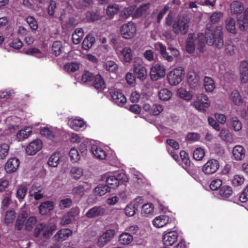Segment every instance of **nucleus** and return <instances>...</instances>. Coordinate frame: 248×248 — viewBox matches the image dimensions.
<instances>
[{
  "label": "nucleus",
  "instance_id": "26",
  "mask_svg": "<svg viewBox=\"0 0 248 248\" xmlns=\"http://www.w3.org/2000/svg\"><path fill=\"white\" fill-rule=\"evenodd\" d=\"M230 100L235 105L239 106L242 104V97L237 90H233L229 95Z\"/></svg>",
  "mask_w": 248,
  "mask_h": 248
},
{
  "label": "nucleus",
  "instance_id": "17",
  "mask_svg": "<svg viewBox=\"0 0 248 248\" xmlns=\"http://www.w3.org/2000/svg\"><path fill=\"white\" fill-rule=\"evenodd\" d=\"M150 5L149 3H147L140 6L134 13L133 17L138 18L142 16H146L147 15H148L149 14V9Z\"/></svg>",
  "mask_w": 248,
  "mask_h": 248
},
{
  "label": "nucleus",
  "instance_id": "46",
  "mask_svg": "<svg viewBox=\"0 0 248 248\" xmlns=\"http://www.w3.org/2000/svg\"><path fill=\"white\" fill-rule=\"evenodd\" d=\"M9 146L6 143L0 144V159H4L8 155Z\"/></svg>",
  "mask_w": 248,
  "mask_h": 248
},
{
  "label": "nucleus",
  "instance_id": "59",
  "mask_svg": "<svg viewBox=\"0 0 248 248\" xmlns=\"http://www.w3.org/2000/svg\"><path fill=\"white\" fill-rule=\"evenodd\" d=\"M137 210V209L136 208L135 204L134 205H128L125 208V214L127 216L131 217L135 215L136 210Z\"/></svg>",
  "mask_w": 248,
  "mask_h": 248
},
{
  "label": "nucleus",
  "instance_id": "29",
  "mask_svg": "<svg viewBox=\"0 0 248 248\" xmlns=\"http://www.w3.org/2000/svg\"><path fill=\"white\" fill-rule=\"evenodd\" d=\"M225 27L228 32L232 34L236 33L235 21L231 17H229L225 21Z\"/></svg>",
  "mask_w": 248,
  "mask_h": 248
},
{
  "label": "nucleus",
  "instance_id": "37",
  "mask_svg": "<svg viewBox=\"0 0 248 248\" xmlns=\"http://www.w3.org/2000/svg\"><path fill=\"white\" fill-rule=\"evenodd\" d=\"M168 217L165 216H158L153 220V224L156 227L160 228L164 226L167 222Z\"/></svg>",
  "mask_w": 248,
  "mask_h": 248
},
{
  "label": "nucleus",
  "instance_id": "50",
  "mask_svg": "<svg viewBox=\"0 0 248 248\" xmlns=\"http://www.w3.org/2000/svg\"><path fill=\"white\" fill-rule=\"evenodd\" d=\"M28 188L26 186H21L19 187L16 193V197L19 200H22L24 198L25 195L27 194Z\"/></svg>",
  "mask_w": 248,
  "mask_h": 248
},
{
  "label": "nucleus",
  "instance_id": "4",
  "mask_svg": "<svg viewBox=\"0 0 248 248\" xmlns=\"http://www.w3.org/2000/svg\"><path fill=\"white\" fill-rule=\"evenodd\" d=\"M156 49L160 51L162 56L167 60L168 62H171L173 60V57H178L180 55L179 50L170 46L168 47V50L170 51L171 55H169L168 53L166 51V47L162 44L160 43H156L155 45Z\"/></svg>",
  "mask_w": 248,
  "mask_h": 248
},
{
  "label": "nucleus",
  "instance_id": "12",
  "mask_svg": "<svg viewBox=\"0 0 248 248\" xmlns=\"http://www.w3.org/2000/svg\"><path fill=\"white\" fill-rule=\"evenodd\" d=\"M177 233L175 232H170L165 234L162 237V241L165 246L172 245L177 239Z\"/></svg>",
  "mask_w": 248,
  "mask_h": 248
},
{
  "label": "nucleus",
  "instance_id": "20",
  "mask_svg": "<svg viewBox=\"0 0 248 248\" xmlns=\"http://www.w3.org/2000/svg\"><path fill=\"white\" fill-rule=\"evenodd\" d=\"M54 204L52 202L46 201L42 202L39 207V213L43 215H46L53 209Z\"/></svg>",
  "mask_w": 248,
  "mask_h": 248
},
{
  "label": "nucleus",
  "instance_id": "25",
  "mask_svg": "<svg viewBox=\"0 0 248 248\" xmlns=\"http://www.w3.org/2000/svg\"><path fill=\"white\" fill-rule=\"evenodd\" d=\"M72 232L69 229H61L55 235L54 238L56 240H65L66 238L70 236Z\"/></svg>",
  "mask_w": 248,
  "mask_h": 248
},
{
  "label": "nucleus",
  "instance_id": "21",
  "mask_svg": "<svg viewBox=\"0 0 248 248\" xmlns=\"http://www.w3.org/2000/svg\"><path fill=\"white\" fill-rule=\"evenodd\" d=\"M111 95L113 102L118 106H122L126 103V99L122 93L114 92Z\"/></svg>",
  "mask_w": 248,
  "mask_h": 248
},
{
  "label": "nucleus",
  "instance_id": "47",
  "mask_svg": "<svg viewBox=\"0 0 248 248\" xmlns=\"http://www.w3.org/2000/svg\"><path fill=\"white\" fill-rule=\"evenodd\" d=\"M85 192V186L79 185L74 187L72 189V193L76 196H82Z\"/></svg>",
  "mask_w": 248,
  "mask_h": 248
},
{
  "label": "nucleus",
  "instance_id": "5",
  "mask_svg": "<svg viewBox=\"0 0 248 248\" xmlns=\"http://www.w3.org/2000/svg\"><path fill=\"white\" fill-rule=\"evenodd\" d=\"M120 32L124 38L130 39L136 32V26L133 22H129L121 27Z\"/></svg>",
  "mask_w": 248,
  "mask_h": 248
},
{
  "label": "nucleus",
  "instance_id": "39",
  "mask_svg": "<svg viewBox=\"0 0 248 248\" xmlns=\"http://www.w3.org/2000/svg\"><path fill=\"white\" fill-rule=\"evenodd\" d=\"M133 236L128 233H123L119 237V241L124 245L129 244L133 240Z\"/></svg>",
  "mask_w": 248,
  "mask_h": 248
},
{
  "label": "nucleus",
  "instance_id": "16",
  "mask_svg": "<svg viewBox=\"0 0 248 248\" xmlns=\"http://www.w3.org/2000/svg\"><path fill=\"white\" fill-rule=\"evenodd\" d=\"M19 161L16 158H12L9 159L5 165V170L8 173H11L15 171L18 168Z\"/></svg>",
  "mask_w": 248,
  "mask_h": 248
},
{
  "label": "nucleus",
  "instance_id": "30",
  "mask_svg": "<svg viewBox=\"0 0 248 248\" xmlns=\"http://www.w3.org/2000/svg\"><path fill=\"white\" fill-rule=\"evenodd\" d=\"M231 10L233 14H240L244 10V7L241 2L234 1L231 4Z\"/></svg>",
  "mask_w": 248,
  "mask_h": 248
},
{
  "label": "nucleus",
  "instance_id": "45",
  "mask_svg": "<svg viewBox=\"0 0 248 248\" xmlns=\"http://www.w3.org/2000/svg\"><path fill=\"white\" fill-rule=\"evenodd\" d=\"M84 122L81 119H74L70 124L71 128L75 130H78L80 128L82 127L84 125Z\"/></svg>",
  "mask_w": 248,
  "mask_h": 248
},
{
  "label": "nucleus",
  "instance_id": "62",
  "mask_svg": "<svg viewBox=\"0 0 248 248\" xmlns=\"http://www.w3.org/2000/svg\"><path fill=\"white\" fill-rule=\"evenodd\" d=\"M222 183V180L221 179H215L211 182L210 185V188L212 190H216L218 188H220Z\"/></svg>",
  "mask_w": 248,
  "mask_h": 248
},
{
  "label": "nucleus",
  "instance_id": "10",
  "mask_svg": "<svg viewBox=\"0 0 248 248\" xmlns=\"http://www.w3.org/2000/svg\"><path fill=\"white\" fill-rule=\"evenodd\" d=\"M106 212V209L101 206H96L91 208L86 213V217L89 218H96L103 216Z\"/></svg>",
  "mask_w": 248,
  "mask_h": 248
},
{
  "label": "nucleus",
  "instance_id": "22",
  "mask_svg": "<svg viewBox=\"0 0 248 248\" xmlns=\"http://www.w3.org/2000/svg\"><path fill=\"white\" fill-rule=\"evenodd\" d=\"M196 41L194 35L189 34L186 41V50L189 53H192L195 50Z\"/></svg>",
  "mask_w": 248,
  "mask_h": 248
},
{
  "label": "nucleus",
  "instance_id": "7",
  "mask_svg": "<svg viewBox=\"0 0 248 248\" xmlns=\"http://www.w3.org/2000/svg\"><path fill=\"white\" fill-rule=\"evenodd\" d=\"M115 231L113 229L106 231L98 239L97 245L102 248L110 242L114 236Z\"/></svg>",
  "mask_w": 248,
  "mask_h": 248
},
{
  "label": "nucleus",
  "instance_id": "64",
  "mask_svg": "<svg viewBox=\"0 0 248 248\" xmlns=\"http://www.w3.org/2000/svg\"><path fill=\"white\" fill-rule=\"evenodd\" d=\"M163 110L162 106L161 105L154 104L151 109V113L153 115H158Z\"/></svg>",
  "mask_w": 248,
  "mask_h": 248
},
{
  "label": "nucleus",
  "instance_id": "60",
  "mask_svg": "<svg viewBox=\"0 0 248 248\" xmlns=\"http://www.w3.org/2000/svg\"><path fill=\"white\" fill-rule=\"evenodd\" d=\"M106 68L110 72H114L117 70L118 66L114 62L109 61L106 62Z\"/></svg>",
  "mask_w": 248,
  "mask_h": 248
},
{
  "label": "nucleus",
  "instance_id": "24",
  "mask_svg": "<svg viewBox=\"0 0 248 248\" xmlns=\"http://www.w3.org/2000/svg\"><path fill=\"white\" fill-rule=\"evenodd\" d=\"M134 71L138 78L143 80L147 76V71L144 66L141 64H136L134 66Z\"/></svg>",
  "mask_w": 248,
  "mask_h": 248
},
{
  "label": "nucleus",
  "instance_id": "48",
  "mask_svg": "<svg viewBox=\"0 0 248 248\" xmlns=\"http://www.w3.org/2000/svg\"><path fill=\"white\" fill-rule=\"evenodd\" d=\"M196 43H197V49L201 52H203L204 51V47H205V42L202 35L198 37L196 41Z\"/></svg>",
  "mask_w": 248,
  "mask_h": 248
},
{
  "label": "nucleus",
  "instance_id": "3",
  "mask_svg": "<svg viewBox=\"0 0 248 248\" xmlns=\"http://www.w3.org/2000/svg\"><path fill=\"white\" fill-rule=\"evenodd\" d=\"M184 76V68L182 67H178L168 74L167 79L171 85L176 86L182 81Z\"/></svg>",
  "mask_w": 248,
  "mask_h": 248
},
{
  "label": "nucleus",
  "instance_id": "23",
  "mask_svg": "<svg viewBox=\"0 0 248 248\" xmlns=\"http://www.w3.org/2000/svg\"><path fill=\"white\" fill-rule=\"evenodd\" d=\"M93 87L98 91H101L106 88V85L103 78L100 74L95 76L93 78Z\"/></svg>",
  "mask_w": 248,
  "mask_h": 248
},
{
  "label": "nucleus",
  "instance_id": "32",
  "mask_svg": "<svg viewBox=\"0 0 248 248\" xmlns=\"http://www.w3.org/2000/svg\"><path fill=\"white\" fill-rule=\"evenodd\" d=\"M95 42V38L91 34H88L82 42V47L85 50H88Z\"/></svg>",
  "mask_w": 248,
  "mask_h": 248
},
{
  "label": "nucleus",
  "instance_id": "6",
  "mask_svg": "<svg viewBox=\"0 0 248 248\" xmlns=\"http://www.w3.org/2000/svg\"><path fill=\"white\" fill-rule=\"evenodd\" d=\"M219 167V163L217 160L210 159L202 167V170L206 175L215 173Z\"/></svg>",
  "mask_w": 248,
  "mask_h": 248
},
{
  "label": "nucleus",
  "instance_id": "11",
  "mask_svg": "<svg viewBox=\"0 0 248 248\" xmlns=\"http://www.w3.org/2000/svg\"><path fill=\"white\" fill-rule=\"evenodd\" d=\"M187 81L191 88L194 89L200 85V76L195 71H189L188 72Z\"/></svg>",
  "mask_w": 248,
  "mask_h": 248
},
{
  "label": "nucleus",
  "instance_id": "15",
  "mask_svg": "<svg viewBox=\"0 0 248 248\" xmlns=\"http://www.w3.org/2000/svg\"><path fill=\"white\" fill-rule=\"evenodd\" d=\"M232 154L237 161L243 160L246 156V150L241 145L235 146L232 150Z\"/></svg>",
  "mask_w": 248,
  "mask_h": 248
},
{
  "label": "nucleus",
  "instance_id": "52",
  "mask_svg": "<svg viewBox=\"0 0 248 248\" xmlns=\"http://www.w3.org/2000/svg\"><path fill=\"white\" fill-rule=\"evenodd\" d=\"M69 155L71 161L73 162H76L79 159V154L77 149L74 148H72L69 153Z\"/></svg>",
  "mask_w": 248,
  "mask_h": 248
},
{
  "label": "nucleus",
  "instance_id": "40",
  "mask_svg": "<svg viewBox=\"0 0 248 248\" xmlns=\"http://www.w3.org/2000/svg\"><path fill=\"white\" fill-rule=\"evenodd\" d=\"M119 11V5L117 4L109 5L107 8V15L111 17L116 14Z\"/></svg>",
  "mask_w": 248,
  "mask_h": 248
},
{
  "label": "nucleus",
  "instance_id": "8",
  "mask_svg": "<svg viewBox=\"0 0 248 248\" xmlns=\"http://www.w3.org/2000/svg\"><path fill=\"white\" fill-rule=\"evenodd\" d=\"M165 75V69L159 64H156L151 69L150 77L153 80L156 81L164 77Z\"/></svg>",
  "mask_w": 248,
  "mask_h": 248
},
{
  "label": "nucleus",
  "instance_id": "42",
  "mask_svg": "<svg viewBox=\"0 0 248 248\" xmlns=\"http://www.w3.org/2000/svg\"><path fill=\"white\" fill-rule=\"evenodd\" d=\"M71 176L75 179H78L83 175V170L78 167H73L70 171Z\"/></svg>",
  "mask_w": 248,
  "mask_h": 248
},
{
  "label": "nucleus",
  "instance_id": "55",
  "mask_svg": "<svg viewBox=\"0 0 248 248\" xmlns=\"http://www.w3.org/2000/svg\"><path fill=\"white\" fill-rule=\"evenodd\" d=\"M46 228V224L41 223L37 224L34 230L33 234L35 237H38L40 233Z\"/></svg>",
  "mask_w": 248,
  "mask_h": 248
},
{
  "label": "nucleus",
  "instance_id": "58",
  "mask_svg": "<svg viewBox=\"0 0 248 248\" xmlns=\"http://www.w3.org/2000/svg\"><path fill=\"white\" fill-rule=\"evenodd\" d=\"M154 210V205L152 203H146L142 205L141 214H149Z\"/></svg>",
  "mask_w": 248,
  "mask_h": 248
},
{
  "label": "nucleus",
  "instance_id": "27",
  "mask_svg": "<svg viewBox=\"0 0 248 248\" xmlns=\"http://www.w3.org/2000/svg\"><path fill=\"white\" fill-rule=\"evenodd\" d=\"M232 193V190L229 186H224L221 187L218 191V195L221 199H226L230 197Z\"/></svg>",
  "mask_w": 248,
  "mask_h": 248
},
{
  "label": "nucleus",
  "instance_id": "53",
  "mask_svg": "<svg viewBox=\"0 0 248 248\" xmlns=\"http://www.w3.org/2000/svg\"><path fill=\"white\" fill-rule=\"evenodd\" d=\"M94 77L92 73L86 71L82 74L81 80L83 82L86 83L93 80Z\"/></svg>",
  "mask_w": 248,
  "mask_h": 248
},
{
  "label": "nucleus",
  "instance_id": "13",
  "mask_svg": "<svg viewBox=\"0 0 248 248\" xmlns=\"http://www.w3.org/2000/svg\"><path fill=\"white\" fill-rule=\"evenodd\" d=\"M28 216V213L25 211H21L17 217L15 224V229L17 231H21L24 226H25V220Z\"/></svg>",
  "mask_w": 248,
  "mask_h": 248
},
{
  "label": "nucleus",
  "instance_id": "63",
  "mask_svg": "<svg viewBox=\"0 0 248 248\" xmlns=\"http://www.w3.org/2000/svg\"><path fill=\"white\" fill-rule=\"evenodd\" d=\"M72 201L69 198L62 200L59 202V206L61 208H68L72 205Z\"/></svg>",
  "mask_w": 248,
  "mask_h": 248
},
{
  "label": "nucleus",
  "instance_id": "56",
  "mask_svg": "<svg viewBox=\"0 0 248 248\" xmlns=\"http://www.w3.org/2000/svg\"><path fill=\"white\" fill-rule=\"evenodd\" d=\"M15 218V212L12 209L6 212L5 218V222L8 224L12 222V220Z\"/></svg>",
  "mask_w": 248,
  "mask_h": 248
},
{
  "label": "nucleus",
  "instance_id": "49",
  "mask_svg": "<svg viewBox=\"0 0 248 248\" xmlns=\"http://www.w3.org/2000/svg\"><path fill=\"white\" fill-rule=\"evenodd\" d=\"M62 44L61 42L55 41L52 45V50L53 53L56 56L59 55L62 52Z\"/></svg>",
  "mask_w": 248,
  "mask_h": 248
},
{
  "label": "nucleus",
  "instance_id": "51",
  "mask_svg": "<svg viewBox=\"0 0 248 248\" xmlns=\"http://www.w3.org/2000/svg\"><path fill=\"white\" fill-rule=\"evenodd\" d=\"M79 64L74 62L68 63L64 66V68L67 71L72 72L77 71L79 69Z\"/></svg>",
  "mask_w": 248,
  "mask_h": 248
},
{
  "label": "nucleus",
  "instance_id": "57",
  "mask_svg": "<svg viewBox=\"0 0 248 248\" xmlns=\"http://www.w3.org/2000/svg\"><path fill=\"white\" fill-rule=\"evenodd\" d=\"M244 178L239 175H235L232 181L233 186H237L243 184L244 182Z\"/></svg>",
  "mask_w": 248,
  "mask_h": 248
},
{
  "label": "nucleus",
  "instance_id": "18",
  "mask_svg": "<svg viewBox=\"0 0 248 248\" xmlns=\"http://www.w3.org/2000/svg\"><path fill=\"white\" fill-rule=\"evenodd\" d=\"M88 22H95L102 19V15L100 10L88 11L85 13Z\"/></svg>",
  "mask_w": 248,
  "mask_h": 248
},
{
  "label": "nucleus",
  "instance_id": "33",
  "mask_svg": "<svg viewBox=\"0 0 248 248\" xmlns=\"http://www.w3.org/2000/svg\"><path fill=\"white\" fill-rule=\"evenodd\" d=\"M204 86L207 92H212L215 89V86L213 79L209 77L205 76L204 78Z\"/></svg>",
  "mask_w": 248,
  "mask_h": 248
},
{
  "label": "nucleus",
  "instance_id": "28",
  "mask_svg": "<svg viewBox=\"0 0 248 248\" xmlns=\"http://www.w3.org/2000/svg\"><path fill=\"white\" fill-rule=\"evenodd\" d=\"M32 132V129L30 127L19 130L16 134V138L18 141L23 140L28 138Z\"/></svg>",
  "mask_w": 248,
  "mask_h": 248
},
{
  "label": "nucleus",
  "instance_id": "14",
  "mask_svg": "<svg viewBox=\"0 0 248 248\" xmlns=\"http://www.w3.org/2000/svg\"><path fill=\"white\" fill-rule=\"evenodd\" d=\"M239 72L241 82L246 83L248 81V62L246 61L241 62Z\"/></svg>",
  "mask_w": 248,
  "mask_h": 248
},
{
  "label": "nucleus",
  "instance_id": "34",
  "mask_svg": "<svg viewBox=\"0 0 248 248\" xmlns=\"http://www.w3.org/2000/svg\"><path fill=\"white\" fill-rule=\"evenodd\" d=\"M60 155L59 153H53L48 159L47 164L52 167L58 166L60 161Z\"/></svg>",
  "mask_w": 248,
  "mask_h": 248
},
{
  "label": "nucleus",
  "instance_id": "35",
  "mask_svg": "<svg viewBox=\"0 0 248 248\" xmlns=\"http://www.w3.org/2000/svg\"><path fill=\"white\" fill-rule=\"evenodd\" d=\"M92 152L93 154L96 158L99 159H104L106 157V153L101 148L97 147L96 146L92 147Z\"/></svg>",
  "mask_w": 248,
  "mask_h": 248
},
{
  "label": "nucleus",
  "instance_id": "2",
  "mask_svg": "<svg viewBox=\"0 0 248 248\" xmlns=\"http://www.w3.org/2000/svg\"><path fill=\"white\" fill-rule=\"evenodd\" d=\"M189 21L185 17L175 19L172 26V31L176 34H186L188 31Z\"/></svg>",
  "mask_w": 248,
  "mask_h": 248
},
{
  "label": "nucleus",
  "instance_id": "61",
  "mask_svg": "<svg viewBox=\"0 0 248 248\" xmlns=\"http://www.w3.org/2000/svg\"><path fill=\"white\" fill-rule=\"evenodd\" d=\"M27 22L32 30L35 31L38 29L37 21L33 16L27 17Z\"/></svg>",
  "mask_w": 248,
  "mask_h": 248
},
{
  "label": "nucleus",
  "instance_id": "41",
  "mask_svg": "<svg viewBox=\"0 0 248 248\" xmlns=\"http://www.w3.org/2000/svg\"><path fill=\"white\" fill-rule=\"evenodd\" d=\"M121 53L123 56L124 60L125 62H130L132 59L131 50L129 47H124L121 51Z\"/></svg>",
  "mask_w": 248,
  "mask_h": 248
},
{
  "label": "nucleus",
  "instance_id": "36",
  "mask_svg": "<svg viewBox=\"0 0 248 248\" xmlns=\"http://www.w3.org/2000/svg\"><path fill=\"white\" fill-rule=\"evenodd\" d=\"M158 96L161 100L168 101L171 97L172 93L168 89L164 88L159 92Z\"/></svg>",
  "mask_w": 248,
  "mask_h": 248
},
{
  "label": "nucleus",
  "instance_id": "43",
  "mask_svg": "<svg viewBox=\"0 0 248 248\" xmlns=\"http://www.w3.org/2000/svg\"><path fill=\"white\" fill-rule=\"evenodd\" d=\"M194 106L199 111L204 112L206 111V108L209 106V104L208 102L196 101L194 103Z\"/></svg>",
  "mask_w": 248,
  "mask_h": 248
},
{
  "label": "nucleus",
  "instance_id": "44",
  "mask_svg": "<svg viewBox=\"0 0 248 248\" xmlns=\"http://www.w3.org/2000/svg\"><path fill=\"white\" fill-rule=\"evenodd\" d=\"M205 152L204 150L201 148L196 149L193 152V158L196 160H201L204 157Z\"/></svg>",
  "mask_w": 248,
  "mask_h": 248
},
{
  "label": "nucleus",
  "instance_id": "54",
  "mask_svg": "<svg viewBox=\"0 0 248 248\" xmlns=\"http://www.w3.org/2000/svg\"><path fill=\"white\" fill-rule=\"evenodd\" d=\"M36 217L34 216L30 217L25 223V229L27 231H30L32 228V226L36 222Z\"/></svg>",
  "mask_w": 248,
  "mask_h": 248
},
{
  "label": "nucleus",
  "instance_id": "1",
  "mask_svg": "<svg viewBox=\"0 0 248 248\" xmlns=\"http://www.w3.org/2000/svg\"><path fill=\"white\" fill-rule=\"evenodd\" d=\"M206 43L209 46H215L218 49L224 46L223 32L221 26H215L208 23L205 31Z\"/></svg>",
  "mask_w": 248,
  "mask_h": 248
},
{
  "label": "nucleus",
  "instance_id": "38",
  "mask_svg": "<svg viewBox=\"0 0 248 248\" xmlns=\"http://www.w3.org/2000/svg\"><path fill=\"white\" fill-rule=\"evenodd\" d=\"M228 122H230V124L232 125L235 131H239L241 129L242 124L238 117H232Z\"/></svg>",
  "mask_w": 248,
  "mask_h": 248
},
{
  "label": "nucleus",
  "instance_id": "31",
  "mask_svg": "<svg viewBox=\"0 0 248 248\" xmlns=\"http://www.w3.org/2000/svg\"><path fill=\"white\" fill-rule=\"evenodd\" d=\"M110 191V187L107 184H100L94 188V192L99 196H103Z\"/></svg>",
  "mask_w": 248,
  "mask_h": 248
},
{
  "label": "nucleus",
  "instance_id": "19",
  "mask_svg": "<svg viewBox=\"0 0 248 248\" xmlns=\"http://www.w3.org/2000/svg\"><path fill=\"white\" fill-rule=\"evenodd\" d=\"M101 180L106 182L105 184L109 186L110 189L115 188L119 186L118 181L115 179L114 176H109L108 174H105L102 176Z\"/></svg>",
  "mask_w": 248,
  "mask_h": 248
},
{
  "label": "nucleus",
  "instance_id": "9",
  "mask_svg": "<svg viewBox=\"0 0 248 248\" xmlns=\"http://www.w3.org/2000/svg\"><path fill=\"white\" fill-rule=\"evenodd\" d=\"M42 146L43 143L41 140H34L27 146L26 153L29 155H33L42 149Z\"/></svg>",
  "mask_w": 248,
  "mask_h": 248
}]
</instances>
